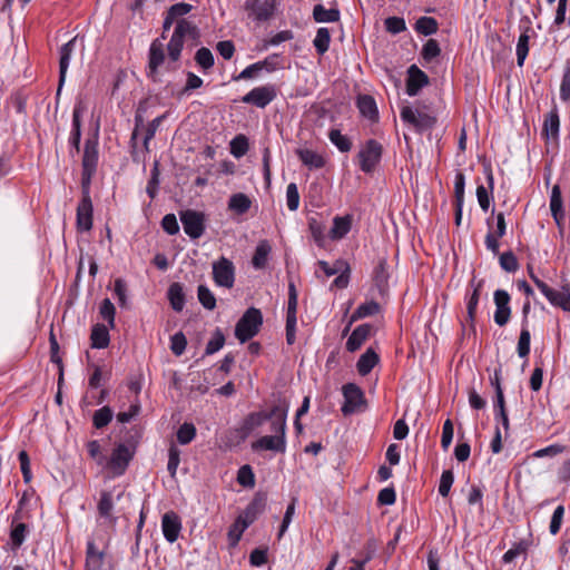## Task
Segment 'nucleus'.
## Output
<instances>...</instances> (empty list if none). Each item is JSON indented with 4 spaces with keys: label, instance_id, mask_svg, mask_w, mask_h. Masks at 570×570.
<instances>
[{
    "label": "nucleus",
    "instance_id": "43",
    "mask_svg": "<svg viewBox=\"0 0 570 570\" xmlns=\"http://www.w3.org/2000/svg\"><path fill=\"white\" fill-rule=\"evenodd\" d=\"M380 312V304L375 301L365 302L361 304L353 313L351 321H357L361 318H365L372 315H375Z\"/></svg>",
    "mask_w": 570,
    "mask_h": 570
},
{
    "label": "nucleus",
    "instance_id": "5",
    "mask_svg": "<svg viewBox=\"0 0 570 570\" xmlns=\"http://www.w3.org/2000/svg\"><path fill=\"white\" fill-rule=\"evenodd\" d=\"M344 404L342 405V413L351 415L355 412L362 411L366 406V400L363 391L355 383H347L342 387Z\"/></svg>",
    "mask_w": 570,
    "mask_h": 570
},
{
    "label": "nucleus",
    "instance_id": "22",
    "mask_svg": "<svg viewBox=\"0 0 570 570\" xmlns=\"http://www.w3.org/2000/svg\"><path fill=\"white\" fill-rule=\"evenodd\" d=\"M296 155L302 161L304 166H306L308 169H321L326 165L325 157L312 149L308 148H299L296 150Z\"/></svg>",
    "mask_w": 570,
    "mask_h": 570
},
{
    "label": "nucleus",
    "instance_id": "2",
    "mask_svg": "<svg viewBox=\"0 0 570 570\" xmlns=\"http://www.w3.org/2000/svg\"><path fill=\"white\" fill-rule=\"evenodd\" d=\"M263 315L259 309L249 307L238 320L235 326V336L240 343L253 338L259 331Z\"/></svg>",
    "mask_w": 570,
    "mask_h": 570
},
{
    "label": "nucleus",
    "instance_id": "52",
    "mask_svg": "<svg viewBox=\"0 0 570 570\" xmlns=\"http://www.w3.org/2000/svg\"><path fill=\"white\" fill-rule=\"evenodd\" d=\"M530 341L531 334L528 326H522L519 341H518V355L520 357H527L530 353Z\"/></svg>",
    "mask_w": 570,
    "mask_h": 570
},
{
    "label": "nucleus",
    "instance_id": "53",
    "mask_svg": "<svg viewBox=\"0 0 570 570\" xmlns=\"http://www.w3.org/2000/svg\"><path fill=\"white\" fill-rule=\"evenodd\" d=\"M224 344H225V336L219 328H216L212 338L208 341V343L206 345L205 354L212 355V354L218 352L224 346Z\"/></svg>",
    "mask_w": 570,
    "mask_h": 570
},
{
    "label": "nucleus",
    "instance_id": "56",
    "mask_svg": "<svg viewBox=\"0 0 570 570\" xmlns=\"http://www.w3.org/2000/svg\"><path fill=\"white\" fill-rule=\"evenodd\" d=\"M237 482L246 488H253L255 485V475L250 465H243L239 468L237 473Z\"/></svg>",
    "mask_w": 570,
    "mask_h": 570
},
{
    "label": "nucleus",
    "instance_id": "54",
    "mask_svg": "<svg viewBox=\"0 0 570 570\" xmlns=\"http://www.w3.org/2000/svg\"><path fill=\"white\" fill-rule=\"evenodd\" d=\"M195 61L203 69L207 70L214 66V56L208 48L202 47L196 51Z\"/></svg>",
    "mask_w": 570,
    "mask_h": 570
},
{
    "label": "nucleus",
    "instance_id": "35",
    "mask_svg": "<svg viewBox=\"0 0 570 570\" xmlns=\"http://www.w3.org/2000/svg\"><path fill=\"white\" fill-rule=\"evenodd\" d=\"M170 306L175 312H181L185 306V293L179 283H173L167 292Z\"/></svg>",
    "mask_w": 570,
    "mask_h": 570
},
{
    "label": "nucleus",
    "instance_id": "34",
    "mask_svg": "<svg viewBox=\"0 0 570 570\" xmlns=\"http://www.w3.org/2000/svg\"><path fill=\"white\" fill-rule=\"evenodd\" d=\"M494 417L497 421L501 422L507 435L509 432L510 424L508 413L505 410L504 394L502 389H498V397H495L494 401Z\"/></svg>",
    "mask_w": 570,
    "mask_h": 570
},
{
    "label": "nucleus",
    "instance_id": "32",
    "mask_svg": "<svg viewBox=\"0 0 570 570\" xmlns=\"http://www.w3.org/2000/svg\"><path fill=\"white\" fill-rule=\"evenodd\" d=\"M379 355L372 348H367L356 363L357 372L363 376L367 375L379 363Z\"/></svg>",
    "mask_w": 570,
    "mask_h": 570
},
{
    "label": "nucleus",
    "instance_id": "46",
    "mask_svg": "<svg viewBox=\"0 0 570 570\" xmlns=\"http://www.w3.org/2000/svg\"><path fill=\"white\" fill-rule=\"evenodd\" d=\"M197 297L204 308L213 311L216 307V297L206 285L197 287Z\"/></svg>",
    "mask_w": 570,
    "mask_h": 570
},
{
    "label": "nucleus",
    "instance_id": "63",
    "mask_svg": "<svg viewBox=\"0 0 570 570\" xmlns=\"http://www.w3.org/2000/svg\"><path fill=\"white\" fill-rule=\"evenodd\" d=\"M453 482H454V475H453L452 470H444L442 472L441 479H440L439 493L442 497H448Z\"/></svg>",
    "mask_w": 570,
    "mask_h": 570
},
{
    "label": "nucleus",
    "instance_id": "57",
    "mask_svg": "<svg viewBox=\"0 0 570 570\" xmlns=\"http://www.w3.org/2000/svg\"><path fill=\"white\" fill-rule=\"evenodd\" d=\"M179 463H180V451L176 445H171L168 450V463H167V470L171 478L176 476Z\"/></svg>",
    "mask_w": 570,
    "mask_h": 570
},
{
    "label": "nucleus",
    "instance_id": "50",
    "mask_svg": "<svg viewBox=\"0 0 570 570\" xmlns=\"http://www.w3.org/2000/svg\"><path fill=\"white\" fill-rule=\"evenodd\" d=\"M196 436V428L193 423L185 422L177 431V441L181 445L190 443Z\"/></svg>",
    "mask_w": 570,
    "mask_h": 570
},
{
    "label": "nucleus",
    "instance_id": "64",
    "mask_svg": "<svg viewBox=\"0 0 570 570\" xmlns=\"http://www.w3.org/2000/svg\"><path fill=\"white\" fill-rule=\"evenodd\" d=\"M560 99L564 102L570 101V66H567L560 85Z\"/></svg>",
    "mask_w": 570,
    "mask_h": 570
},
{
    "label": "nucleus",
    "instance_id": "11",
    "mask_svg": "<svg viewBox=\"0 0 570 570\" xmlns=\"http://www.w3.org/2000/svg\"><path fill=\"white\" fill-rule=\"evenodd\" d=\"M495 304L494 322L499 326L508 324L511 316L510 294L504 289H497L493 294Z\"/></svg>",
    "mask_w": 570,
    "mask_h": 570
},
{
    "label": "nucleus",
    "instance_id": "33",
    "mask_svg": "<svg viewBox=\"0 0 570 570\" xmlns=\"http://www.w3.org/2000/svg\"><path fill=\"white\" fill-rule=\"evenodd\" d=\"M269 419H271L269 412H264V411L252 412L245 417L243 425H242V430L244 433L248 434L252 431H254L256 428L264 424Z\"/></svg>",
    "mask_w": 570,
    "mask_h": 570
},
{
    "label": "nucleus",
    "instance_id": "7",
    "mask_svg": "<svg viewBox=\"0 0 570 570\" xmlns=\"http://www.w3.org/2000/svg\"><path fill=\"white\" fill-rule=\"evenodd\" d=\"M277 97L276 86L267 83L264 86L255 87L242 97V101L257 108L267 107Z\"/></svg>",
    "mask_w": 570,
    "mask_h": 570
},
{
    "label": "nucleus",
    "instance_id": "61",
    "mask_svg": "<svg viewBox=\"0 0 570 570\" xmlns=\"http://www.w3.org/2000/svg\"><path fill=\"white\" fill-rule=\"evenodd\" d=\"M187 345L186 336L183 332H177L170 337V350L176 356H180Z\"/></svg>",
    "mask_w": 570,
    "mask_h": 570
},
{
    "label": "nucleus",
    "instance_id": "17",
    "mask_svg": "<svg viewBox=\"0 0 570 570\" xmlns=\"http://www.w3.org/2000/svg\"><path fill=\"white\" fill-rule=\"evenodd\" d=\"M21 519V510L18 509L12 518L10 530V542L13 550H18L23 544L28 533V527L20 522Z\"/></svg>",
    "mask_w": 570,
    "mask_h": 570
},
{
    "label": "nucleus",
    "instance_id": "27",
    "mask_svg": "<svg viewBox=\"0 0 570 570\" xmlns=\"http://www.w3.org/2000/svg\"><path fill=\"white\" fill-rule=\"evenodd\" d=\"M546 298L553 306L562 308L564 312H570V285L566 284L561 291L551 288V294H546Z\"/></svg>",
    "mask_w": 570,
    "mask_h": 570
},
{
    "label": "nucleus",
    "instance_id": "23",
    "mask_svg": "<svg viewBox=\"0 0 570 570\" xmlns=\"http://www.w3.org/2000/svg\"><path fill=\"white\" fill-rule=\"evenodd\" d=\"M373 326L371 324L358 325L350 335L346 342V350L348 352L357 351L363 343L368 338Z\"/></svg>",
    "mask_w": 570,
    "mask_h": 570
},
{
    "label": "nucleus",
    "instance_id": "38",
    "mask_svg": "<svg viewBox=\"0 0 570 570\" xmlns=\"http://www.w3.org/2000/svg\"><path fill=\"white\" fill-rule=\"evenodd\" d=\"M357 107L367 119L374 121L379 118L376 102L373 97L368 95L361 96L357 100Z\"/></svg>",
    "mask_w": 570,
    "mask_h": 570
},
{
    "label": "nucleus",
    "instance_id": "40",
    "mask_svg": "<svg viewBox=\"0 0 570 570\" xmlns=\"http://www.w3.org/2000/svg\"><path fill=\"white\" fill-rule=\"evenodd\" d=\"M387 281V263L385 259H380V262L377 263L373 271V282L380 293H384V291L386 289Z\"/></svg>",
    "mask_w": 570,
    "mask_h": 570
},
{
    "label": "nucleus",
    "instance_id": "30",
    "mask_svg": "<svg viewBox=\"0 0 570 570\" xmlns=\"http://www.w3.org/2000/svg\"><path fill=\"white\" fill-rule=\"evenodd\" d=\"M250 206H252V200L244 193L233 194L229 197L228 205H227L228 210H230L237 215L246 214L249 210Z\"/></svg>",
    "mask_w": 570,
    "mask_h": 570
},
{
    "label": "nucleus",
    "instance_id": "60",
    "mask_svg": "<svg viewBox=\"0 0 570 570\" xmlns=\"http://www.w3.org/2000/svg\"><path fill=\"white\" fill-rule=\"evenodd\" d=\"M384 26L387 32L397 35L406 30L405 20L400 17H389L384 21Z\"/></svg>",
    "mask_w": 570,
    "mask_h": 570
},
{
    "label": "nucleus",
    "instance_id": "45",
    "mask_svg": "<svg viewBox=\"0 0 570 570\" xmlns=\"http://www.w3.org/2000/svg\"><path fill=\"white\" fill-rule=\"evenodd\" d=\"M229 148H230V154L235 158L243 157L244 155H246V153L248 151V148H249L247 137L244 135H237L236 137H234L232 139V141L229 144Z\"/></svg>",
    "mask_w": 570,
    "mask_h": 570
},
{
    "label": "nucleus",
    "instance_id": "19",
    "mask_svg": "<svg viewBox=\"0 0 570 570\" xmlns=\"http://www.w3.org/2000/svg\"><path fill=\"white\" fill-rule=\"evenodd\" d=\"M76 47V38H72L67 43L62 45L60 48V59H59V86L57 94H60V90L65 83L67 70L69 68V62L72 56V52Z\"/></svg>",
    "mask_w": 570,
    "mask_h": 570
},
{
    "label": "nucleus",
    "instance_id": "44",
    "mask_svg": "<svg viewBox=\"0 0 570 570\" xmlns=\"http://www.w3.org/2000/svg\"><path fill=\"white\" fill-rule=\"evenodd\" d=\"M331 142L342 153H347L352 148V141L348 137L342 135L338 129H331L328 132Z\"/></svg>",
    "mask_w": 570,
    "mask_h": 570
},
{
    "label": "nucleus",
    "instance_id": "37",
    "mask_svg": "<svg viewBox=\"0 0 570 570\" xmlns=\"http://www.w3.org/2000/svg\"><path fill=\"white\" fill-rule=\"evenodd\" d=\"M550 210L557 224H560V220L564 217V212L562 209V195L559 185H554L552 187L550 197Z\"/></svg>",
    "mask_w": 570,
    "mask_h": 570
},
{
    "label": "nucleus",
    "instance_id": "8",
    "mask_svg": "<svg viewBox=\"0 0 570 570\" xmlns=\"http://www.w3.org/2000/svg\"><path fill=\"white\" fill-rule=\"evenodd\" d=\"M275 6V0H246L244 2V10L248 19L259 23L273 17Z\"/></svg>",
    "mask_w": 570,
    "mask_h": 570
},
{
    "label": "nucleus",
    "instance_id": "12",
    "mask_svg": "<svg viewBox=\"0 0 570 570\" xmlns=\"http://www.w3.org/2000/svg\"><path fill=\"white\" fill-rule=\"evenodd\" d=\"M250 448L254 452L274 451L276 453H285L286 436L279 434L264 435L254 441Z\"/></svg>",
    "mask_w": 570,
    "mask_h": 570
},
{
    "label": "nucleus",
    "instance_id": "39",
    "mask_svg": "<svg viewBox=\"0 0 570 570\" xmlns=\"http://www.w3.org/2000/svg\"><path fill=\"white\" fill-rule=\"evenodd\" d=\"M560 118L557 109L551 110L544 118L542 134L549 138H557L559 135Z\"/></svg>",
    "mask_w": 570,
    "mask_h": 570
},
{
    "label": "nucleus",
    "instance_id": "48",
    "mask_svg": "<svg viewBox=\"0 0 570 570\" xmlns=\"http://www.w3.org/2000/svg\"><path fill=\"white\" fill-rule=\"evenodd\" d=\"M114 413L109 406H104L94 413L92 422L96 429L107 426L112 420Z\"/></svg>",
    "mask_w": 570,
    "mask_h": 570
},
{
    "label": "nucleus",
    "instance_id": "26",
    "mask_svg": "<svg viewBox=\"0 0 570 570\" xmlns=\"http://www.w3.org/2000/svg\"><path fill=\"white\" fill-rule=\"evenodd\" d=\"M104 561V551H99L94 540H89L86 549V570H102Z\"/></svg>",
    "mask_w": 570,
    "mask_h": 570
},
{
    "label": "nucleus",
    "instance_id": "24",
    "mask_svg": "<svg viewBox=\"0 0 570 570\" xmlns=\"http://www.w3.org/2000/svg\"><path fill=\"white\" fill-rule=\"evenodd\" d=\"M483 284H484L483 279L478 281L474 276L470 281V286L473 288V292L468 298L466 312H468V320H469L471 326L474 325V318H475V314H476V307L479 304L480 292L483 287Z\"/></svg>",
    "mask_w": 570,
    "mask_h": 570
},
{
    "label": "nucleus",
    "instance_id": "31",
    "mask_svg": "<svg viewBox=\"0 0 570 570\" xmlns=\"http://www.w3.org/2000/svg\"><path fill=\"white\" fill-rule=\"evenodd\" d=\"M341 13L336 7L326 9L323 4H315L313 8V18L316 22H337Z\"/></svg>",
    "mask_w": 570,
    "mask_h": 570
},
{
    "label": "nucleus",
    "instance_id": "55",
    "mask_svg": "<svg viewBox=\"0 0 570 570\" xmlns=\"http://www.w3.org/2000/svg\"><path fill=\"white\" fill-rule=\"evenodd\" d=\"M286 205L291 212L297 210V208L299 206V193H298L297 185L295 183H291L287 185Z\"/></svg>",
    "mask_w": 570,
    "mask_h": 570
},
{
    "label": "nucleus",
    "instance_id": "42",
    "mask_svg": "<svg viewBox=\"0 0 570 570\" xmlns=\"http://www.w3.org/2000/svg\"><path fill=\"white\" fill-rule=\"evenodd\" d=\"M414 29L423 36H431L438 32L439 23L434 18L424 16L416 20Z\"/></svg>",
    "mask_w": 570,
    "mask_h": 570
},
{
    "label": "nucleus",
    "instance_id": "16",
    "mask_svg": "<svg viewBox=\"0 0 570 570\" xmlns=\"http://www.w3.org/2000/svg\"><path fill=\"white\" fill-rule=\"evenodd\" d=\"M77 227L87 232L92 227V203L90 196H82L77 207Z\"/></svg>",
    "mask_w": 570,
    "mask_h": 570
},
{
    "label": "nucleus",
    "instance_id": "62",
    "mask_svg": "<svg viewBox=\"0 0 570 570\" xmlns=\"http://www.w3.org/2000/svg\"><path fill=\"white\" fill-rule=\"evenodd\" d=\"M246 530V524L243 525L237 519L235 522L229 527L228 530V540L232 547H235L238 544L239 540L242 539V535L244 531Z\"/></svg>",
    "mask_w": 570,
    "mask_h": 570
},
{
    "label": "nucleus",
    "instance_id": "28",
    "mask_svg": "<svg viewBox=\"0 0 570 570\" xmlns=\"http://www.w3.org/2000/svg\"><path fill=\"white\" fill-rule=\"evenodd\" d=\"M546 298L553 306L562 308L564 312H570V285L566 284L561 291L551 288V294H546Z\"/></svg>",
    "mask_w": 570,
    "mask_h": 570
},
{
    "label": "nucleus",
    "instance_id": "1",
    "mask_svg": "<svg viewBox=\"0 0 570 570\" xmlns=\"http://www.w3.org/2000/svg\"><path fill=\"white\" fill-rule=\"evenodd\" d=\"M198 28L187 19H179L171 38L167 45L168 56L171 61H177L180 58L181 50L186 38L196 39L198 37Z\"/></svg>",
    "mask_w": 570,
    "mask_h": 570
},
{
    "label": "nucleus",
    "instance_id": "10",
    "mask_svg": "<svg viewBox=\"0 0 570 570\" xmlns=\"http://www.w3.org/2000/svg\"><path fill=\"white\" fill-rule=\"evenodd\" d=\"M400 116L404 122L412 125L419 131L431 129L436 124V118L434 116L425 112H417L409 106L401 109Z\"/></svg>",
    "mask_w": 570,
    "mask_h": 570
},
{
    "label": "nucleus",
    "instance_id": "14",
    "mask_svg": "<svg viewBox=\"0 0 570 570\" xmlns=\"http://www.w3.org/2000/svg\"><path fill=\"white\" fill-rule=\"evenodd\" d=\"M165 61L164 45L160 39H155L149 48L148 55V77L156 81L158 68Z\"/></svg>",
    "mask_w": 570,
    "mask_h": 570
},
{
    "label": "nucleus",
    "instance_id": "15",
    "mask_svg": "<svg viewBox=\"0 0 570 570\" xmlns=\"http://www.w3.org/2000/svg\"><path fill=\"white\" fill-rule=\"evenodd\" d=\"M429 83V77L416 65L407 69L406 94L416 96L419 91Z\"/></svg>",
    "mask_w": 570,
    "mask_h": 570
},
{
    "label": "nucleus",
    "instance_id": "3",
    "mask_svg": "<svg viewBox=\"0 0 570 570\" xmlns=\"http://www.w3.org/2000/svg\"><path fill=\"white\" fill-rule=\"evenodd\" d=\"M383 146L375 139H368L361 146L357 153L360 169L365 174H371L381 163Z\"/></svg>",
    "mask_w": 570,
    "mask_h": 570
},
{
    "label": "nucleus",
    "instance_id": "49",
    "mask_svg": "<svg viewBox=\"0 0 570 570\" xmlns=\"http://www.w3.org/2000/svg\"><path fill=\"white\" fill-rule=\"evenodd\" d=\"M441 55V48L435 39H429L421 51V56L426 62L433 61Z\"/></svg>",
    "mask_w": 570,
    "mask_h": 570
},
{
    "label": "nucleus",
    "instance_id": "21",
    "mask_svg": "<svg viewBox=\"0 0 570 570\" xmlns=\"http://www.w3.org/2000/svg\"><path fill=\"white\" fill-rule=\"evenodd\" d=\"M98 158V139L97 137L88 138L85 141L82 168L89 170H97Z\"/></svg>",
    "mask_w": 570,
    "mask_h": 570
},
{
    "label": "nucleus",
    "instance_id": "4",
    "mask_svg": "<svg viewBox=\"0 0 570 570\" xmlns=\"http://www.w3.org/2000/svg\"><path fill=\"white\" fill-rule=\"evenodd\" d=\"M136 453V449L134 445H128L125 443H119L112 450L109 461L107 462V468L111 471L112 476L122 475L130 461L134 459Z\"/></svg>",
    "mask_w": 570,
    "mask_h": 570
},
{
    "label": "nucleus",
    "instance_id": "51",
    "mask_svg": "<svg viewBox=\"0 0 570 570\" xmlns=\"http://www.w3.org/2000/svg\"><path fill=\"white\" fill-rule=\"evenodd\" d=\"M528 29L520 35L517 43V63L519 67H522L524 60L529 52V36L527 33Z\"/></svg>",
    "mask_w": 570,
    "mask_h": 570
},
{
    "label": "nucleus",
    "instance_id": "41",
    "mask_svg": "<svg viewBox=\"0 0 570 570\" xmlns=\"http://www.w3.org/2000/svg\"><path fill=\"white\" fill-rule=\"evenodd\" d=\"M271 249V245L268 244L267 240H261L258 243L252 259V264L256 269L265 267Z\"/></svg>",
    "mask_w": 570,
    "mask_h": 570
},
{
    "label": "nucleus",
    "instance_id": "47",
    "mask_svg": "<svg viewBox=\"0 0 570 570\" xmlns=\"http://www.w3.org/2000/svg\"><path fill=\"white\" fill-rule=\"evenodd\" d=\"M331 42V35L327 28H320L316 32V37L313 41V45L320 55H324L328 48Z\"/></svg>",
    "mask_w": 570,
    "mask_h": 570
},
{
    "label": "nucleus",
    "instance_id": "59",
    "mask_svg": "<svg viewBox=\"0 0 570 570\" xmlns=\"http://www.w3.org/2000/svg\"><path fill=\"white\" fill-rule=\"evenodd\" d=\"M499 262L501 268L508 273H513L519 267L518 259L511 250L501 254Z\"/></svg>",
    "mask_w": 570,
    "mask_h": 570
},
{
    "label": "nucleus",
    "instance_id": "29",
    "mask_svg": "<svg viewBox=\"0 0 570 570\" xmlns=\"http://www.w3.org/2000/svg\"><path fill=\"white\" fill-rule=\"evenodd\" d=\"M351 227L352 217L350 215L336 216L333 219V226L330 230V237L332 239H342L351 230Z\"/></svg>",
    "mask_w": 570,
    "mask_h": 570
},
{
    "label": "nucleus",
    "instance_id": "58",
    "mask_svg": "<svg viewBox=\"0 0 570 570\" xmlns=\"http://www.w3.org/2000/svg\"><path fill=\"white\" fill-rule=\"evenodd\" d=\"M99 313L106 320L110 327L115 326L116 308L109 298H105L99 307Z\"/></svg>",
    "mask_w": 570,
    "mask_h": 570
},
{
    "label": "nucleus",
    "instance_id": "13",
    "mask_svg": "<svg viewBox=\"0 0 570 570\" xmlns=\"http://www.w3.org/2000/svg\"><path fill=\"white\" fill-rule=\"evenodd\" d=\"M161 530L165 539L174 543L181 531V520L174 511L166 512L161 518Z\"/></svg>",
    "mask_w": 570,
    "mask_h": 570
},
{
    "label": "nucleus",
    "instance_id": "9",
    "mask_svg": "<svg viewBox=\"0 0 570 570\" xmlns=\"http://www.w3.org/2000/svg\"><path fill=\"white\" fill-rule=\"evenodd\" d=\"M213 279L217 286L232 288L235 283L234 264L224 256L215 261L213 263Z\"/></svg>",
    "mask_w": 570,
    "mask_h": 570
},
{
    "label": "nucleus",
    "instance_id": "36",
    "mask_svg": "<svg viewBox=\"0 0 570 570\" xmlns=\"http://www.w3.org/2000/svg\"><path fill=\"white\" fill-rule=\"evenodd\" d=\"M91 347L94 348H105L109 345L110 337L108 328L102 324L94 325L91 330Z\"/></svg>",
    "mask_w": 570,
    "mask_h": 570
},
{
    "label": "nucleus",
    "instance_id": "18",
    "mask_svg": "<svg viewBox=\"0 0 570 570\" xmlns=\"http://www.w3.org/2000/svg\"><path fill=\"white\" fill-rule=\"evenodd\" d=\"M533 543L532 534L528 532L523 537H518V540L512 543L511 548L503 554L502 561L511 563L519 556L525 554Z\"/></svg>",
    "mask_w": 570,
    "mask_h": 570
},
{
    "label": "nucleus",
    "instance_id": "25",
    "mask_svg": "<svg viewBox=\"0 0 570 570\" xmlns=\"http://www.w3.org/2000/svg\"><path fill=\"white\" fill-rule=\"evenodd\" d=\"M97 510L99 513V517L105 519L111 524H115L117 521V518L114 517L112 510H114V497L110 491H101L100 492V499L97 504Z\"/></svg>",
    "mask_w": 570,
    "mask_h": 570
},
{
    "label": "nucleus",
    "instance_id": "20",
    "mask_svg": "<svg viewBox=\"0 0 570 570\" xmlns=\"http://www.w3.org/2000/svg\"><path fill=\"white\" fill-rule=\"evenodd\" d=\"M271 432L286 436L287 406L274 405L269 411Z\"/></svg>",
    "mask_w": 570,
    "mask_h": 570
},
{
    "label": "nucleus",
    "instance_id": "6",
    "mask_svg": "<svg viewBox=\"0 0 570 570\" xmlns=\"http://www.w3.org/2000/svg\"><path fill=\"white\" fill-rule=\"evenodd\" d=\"M184 232L191 238L197 239L205 233L206 216L202 212L186 209L179 213Z\"/></svg>",
    "mask_w": 570,
    "mask_h": 570
}]
</instances>
